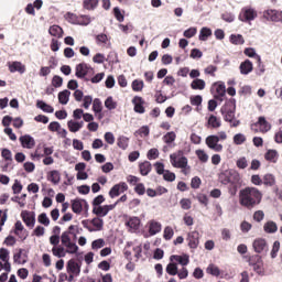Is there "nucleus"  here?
<instances>
[{"instance_id":"obj_1","label":"nucleus","mask_w":282,"mask_h":282,"mask_svg":"<svg viewBox=\"0 0 282 282\" xmlns=\"http://www.w3.org/2000/svg\"><path fill=\"white\" fill-rule=\"evenodd\" d=\"M263 199V193L257 187H245L239 192V204L248 210L259 206Z\"/></svg>"},{"instance_id":"obj_2","label":"nucleus","mask_w":282,"mask_h":282,"mask_svg":"<svg viewBox=\"0 0 282 282\" xmlns=\"http://www.w3.org/2000/svg\"><path fill=\"white\" fill-rule=\"evenodd\" d=\"M235 111H237V100L235 99L227 100L220 109L225 122H229L230 127H239L241 124V121L235 118Z\"/></svg>"},{"instance_id":"obj_3","label":"nucleus","mask_w":282,"mask_h":282,"mask_svg":"<svg viewBox=\"0 0 282 282\" xmlns=\"http://www.w3.org/2000/svg\"><path fill=\"white\" fill-rule=\"evenodd\" d=\"M248 263L253 268V272H257L259 276H265V268L263 267V259L259 254H253L248 258Z\"/></svg>"},{"instance_id":"obj_4","label":"nucleus","mask_w":282,"mask_h":282,"mask_svg":"<svg viewBox=\"0 0 282 282\" xmlns=\"http://www.w3.org/2000/svg\"><path fill=\"white\" fill-rule=\"evenodd\" d=\"M170 162L174 169H186V166H188V159L184 156V152L182 150L176 153H172L170 155Z\"/></svg>"},{"instance_id":"obj_5","label":"nucleus","mask_w":282,"mask_h":282,"mask_svg":"<svg viewBox=\"0 0 282 282\" xmlns=\"http://www.w3.org/2000/svg\"><path fill=\"white\" fill-rule=\"evenodd\" d=\"M89 72H94V68L88 64L80 63L75 68V76L76 78H82L85 83H89V78L87 77Z\"/></svg>"},{"instance_id":"obj_6","label":"nucleus","mask_w":282,"mask_h":282,"mask_svg":"<svg viewBox=\"0 0 282 282\" xmlns=\"http://www.w3.org/2000/svg\"><path fill=\"white\" fill-rule=\"evenodd\" d=\"M205 143L208 149L215 151L216 153H221L224 151V145L219 143V137L217 134L208 135L205 139Z\"/></svg>"},{"instance_id":"obj_7","label":"nucleus","mask_w":282,"mask_h":282,"mask_svg":"<svg viewBox=\"0 0 282 282\" xmlns=\"http://www.w3.org/2000/svg\"><path fill=\"white\" fill-rule=\"evenodd\" d=\"M127 191H129V185H127L124 182H120L110 188L109 197L111 199H116V197H119V195H122V193H127Z\"/></svg>"},{"instance_id":"obj_8","label":"nucleus","mask_w":282,"mask_h":282,"mask_svg":"<svg viewBox=\"0 0 282 282\" xmlns=\"http://www.w3.org/2000/svg\"><path fill=\"white\" fill-rule=\"evenodd\" d=\"M251 129L253 131H257L259 129L260 133H268L270 129H272V124L265 120V117H259L258 121L251 126Z\"/></svg>"},{"instance_id":"obj_9","label":"nucleus","mask_w":282,"mask_h":282,"mask_svg":"<svg viewBox=\"0 0 282 282\" xmlns=\"http://www.w3.org/2000/svg\"><path fill=\"white\" fill-rule=\"evenodd\" d=\"M264 19L267 21H272L273 23H282V11L276 9H268L263 12Z\"/></svg>"},{"instance_id":"obj_10","label":"nucleus","mask_w":282,"mask_h":282,"mask_svg":"<svg viewBox=\"0 0 282 282\" xmlns=\"http://www.w3.org/2000/svg\"><path fill=\"white\" fill-rule=\"evenodd\" d=\"M252 248L257 254H263V252H268L269 250L268 240L264 238H257L252 242Z\"/></svg>"},{"instance_id":"obj_11","label":"nucleus","mask_w":282,"mask_h":282,"mask_svg":"<svg viewBox=\"0 0 282 282\" xmlns=\"http://www.w3.org/2000/svg\"><path fill=\"white\" fill-rule=\"evenodd\" d=\"M257 19V11L252 8H243L239 14V20L242 22L254 21Z\"/></svg>"},{"instance_id":"obj_12","label":"nucleus","mask_w":282,"mask_h":282,"mask_svg":"<svg viewBox=\"0 0 282 282\" xmlns=\"http://www.w3.org/2000/svg\"><path fill=\"white\" fill-rule=\"evenodd\" d=\"M83 206H85L86 208H89V204H87V200L82 198H76L72 200V210L76 215H80V213H83Z\"/></svg>"},{"instance_id":"obj_13","label":"nucleus","mask_w":282,"mask_h":282,"mask_svg":"<svg viewBox=\"0 0 282 282\" xmlns=\"http://www.w3.org/2000/svg\"><path fill=\"white\" fill-rule=\"evenodd\" d=\"M66 272L68 274H74L75 276L80 275V264L76 262L74 259L68 260L66 264Z\"/></svg>"},{"instance_id":"obj_14","label":"nucleus","mask_w":282,"mask_h":282,"mask_svg":"<svg viewBox=\"0 0 282 282\" xmlns=\"http://www.w3.org/2000/svg\"><path fill=\"white\" fill-rule=\"evenodd\" d=\"M13 261L19 265H25V263H28V251H25V249H19L18 252L13 254Z\"/></svg>"},{"instance_id":"obj_15","label":"nucleus","mask_w":282,"mask_h":282,"mask_svg":"<svg viewBox=\"0 0 282 282\" xmlns=\"http://www.w3.org/2000/svg\"><path fill=\"white\" fill-rule=\"evenodd\" d=\"M187 241H188V247L192 250H196V248L199 246V232L198 231L188 232Z\"/></svg>"},{"instance_id":"obj_16","label":"nucleus","mask_w":282,"mask_h":282,"mask_svg":"<svg viewBox=\"0 0 282 282\" xmlns=\"http://www.w3.org/2000/svg\"><path fill=\"white\" fill-rule=\"evenodd\" d=\"M21 217H22V221H24L25 226H28V228H34V225L36 224V218L34 216V214H31L28 210H23L21 213Z\"/></svg>"},{"instance_id":"obj_17","label":"nucleus","mask_w":282,"mask_h":282,"mask_svg":"<svg viewBox=\"0 0 282 282\" xmlns=\"http://www.w3.org/2000/svg\"><path fill=\"white\" fill-rule=\"evenodd\" d=\"M170 261H173L174 263H178L184 268L185 265H188V263H191V258L188 257V254H182V256L173 254L170 257Z\"/></svg>"},{"instance_id":"obj_18","label":"nucleus","mask_w":282,"mask_h":282,"mask_svg":"<svg viewBox=\"0 0 282 282\" xmlns=\"http://www.w3.org/2000/svg\"><path fill=\"white\" fill-rule=\"evenodd\" d=\"M20 142L23 149H34V144H36L34 138H32L30 134L20 137Z\"/></svg>"},{"instance_id":"obj_19","label":"nucleus","mask_w":282,"mask_h":282,"mask_svg":"<svg viewBox=\"0 0 282 282\" xmlns=\"http://www.w3.org/2000/svg\"><path fill=\"white\" fill-rule=\"evenodd\" d=\"M214 98L216 100H218V102H224V99L226 98V84L225 83H220L217 85L216 94H215Z\"/></svg>"},{"instance_id":"obj_20","label":"nucleus","mask_w":282,"mask_h":282,"mask_svg":"<svg viewBox=\"0 0 282 282\" xmlns=\"http://www.w3.org/2000/svg\"><path fill=\"white\" fill-rule=\"evenodd\" d=\"M132 105H134L135 113H144V99H142V97L135 96L132 99Z\"/></svg>"},{"instance_id":"obj_21","label":"nucleus","mask_w":282,"mask_h":282,"mask_svg":"<svg viewBox=\"0 0 282 282\" xmlns=\"http://www.w3.org/2000/svg\"><path fill=\"white\" fill-rule=\"evenodd\" d=\"M239 69L242 76H248V74H250L252 69H254V66L252 65V62L250 59H246L240 64Z\"/></svg>"},{"instance_id":"obj_22","label":"nucleus","mask_w":282,"mask_h":282,"mask_svg":"<svg viewBox=\"0 0 282 282\" xmlns=\"http://www.w3.org/2000/svg\"><path fill=\"white\" fill-rule=\"evenodd\" d=\"M9 70L11 72V74H14L17 72H19V74H25V65H23V63L21 62H12L9 63Z\"/></svg>"},{"instance_id":"obj_23","label":"nucleus","mask_w":282,"mask_h":282,"mask_svg":"<svg viewBox=\"0 0 282 282\" xmlns=\"http://www.w3.org/2000/svg\"><path fill=\"white\" fill-rule=\"evenodd\" d=\"M263 230L267 235H274L279 231V225H276L273 220H268L263 225Z\"/></svg>"},{"instance_id":"obj_24","label":"nucleus","mask_w":282,"mask_h":282,"mask_svg":"<svg viewBox=\"0 0 282 282\" xmlns=\"http://www.w3.org/2000/svg\"><path fill=\"white\" fill-rule=\"evenodd\" d=\"M264 159L267 160V162L276 164V162L279 161V152L276 150H268L264 154Z\"/></svg>"},{"instance_id":"obj_25","label":"nucleus","mask_w":282,"mask_h":282,"mask_svg":"<svg viewBox=\"0 0 282 282\" xmlns=\"http://www.w3.org/2000/svg\"><path fill=\"white\" fill-rule=\"evenodd\" d=\"M52 254L53 257H57V259H63L67 257V251L65 247L58 245L57 247L52 248Z\"/></svg>"},{"instance_id":"obj_26","label":"nucleus","mask_w":282,"mask_h":282,"mask_svg":"<svg viewBox=\"0 0 282 282\" xmlns=\"http://www.w3.org/2000/svg\"><path fill=\"white\" fill-rule=\"evenodd\" d=\"M14 226V235H19V232H21L22 236H20V239H22L23 241L24 239H28V230H25V227H23V223H21V220H18Z\"/></svg>"},{"instance_id":"obj_27","label":"nucleus","mask_w":282,"mask_h":282,"mask_svg":"<svg viewBox=\"0 0 282 282\" xmlns=\"http://www.w3.org/2000/svg\"><path fill=\"white\" fill-rule=\"evenodd\" d=\"M207 127L210 129H219V127H221V119L217 118V116L210 115L207 119Z\"/></svg>"},{"instance_id":"obj_28","label":"nucleus","mask_w":282,"mask_h":282,"mask_svg":"<svg viewBox=\"0 0 282 282\" xmlns=\"http://www.w3.org/2000/svg\"><path fill=\"white\" fill-rule=\"evenodd\" d=\"M151 169H152V165H151V162L149 161H144L139 164V171L143 176L149 175L151 173Z\"/></svg>"},{"instance_id":"obj_29","label":"nucleus","mask_w":282,"mask_h":282,"mask_svg":"<svg viewBox=\"0 0 282 282\" xmlns=\"http://www.w3.org/2000/svg\"><path fill=\"white\" fill-rule=\"evenodd\" d=\"M69 96H72V91L65 89L58 93V102L59 105H67L69 102Z\"/></svg>"},{"instance_id":"obj_30","label":"nucleus","mask_w":282,"mask_h":282,"mask_svg":"<svg viewBox=\"0 0 282 282\" xmlns=\"http://www.w3.org/2000/svg\"><path fill=\"white\" fill-rule=\"evenodd\" d=\"M191 88L195 90L198 89L199 91H202L206 89V82L204 79L196 78L191 83Z\"/></svg>"},{"instance_id":"obj_31","label":"nucleus","mask_w":282,"mask_h":282,"mask_svg":"<svg viewBox=\"0 0 282 282\" xmlns=\"http://www.w3.org/2000/svg\"><path fill=\"white\" fill-rule=\"evenodd\" d=\"M206 272L212 276H220L221 274V270L215 263H209L208 267L206 268Z\"/></svg>"},{"instance_id":"obj_32","label":"nucleus","mask_w":282,"mask_h":282,"mask_svg":"<svg viewBox=\"0 0 282 282\" xmlns=\"http://www.w3.org/2000/svg\"><path fill=\"white\" fill-rule=\"evenodd\" d=\"M36 107L37 109H41L42 111H44V113H54V107L45 104V101L43 100H37Z\"/></svg>"},{"instance_id":"obj_33","label":"nucleus","mask_w":282,"mask_h":282,"mask_svg":"<svg viewBox=\"0 0 282 282\" xmlns=\"http://www.w3.org/2000/svg\"><path fill=\"white\" fill-rule=\"evenodd\" d=\"M94 215H97V217H107L109 215V212L107 209V205H99L98 207L93 208Z\"/></svg>"},{"instance_id":"obj_34","label":"nucleus","mask_w":282,"mask_h":282,"mask_svg":"<svg viewBox=\"0 0 282 282\" xmlns=\"http://www.w3.org/2000/svg\"><path fill=\"white\" fill-rule=\"evenodd\" d=\"M229 42L232 45H243V43H246V40L243 39V35H241V34H231L229 36Z\"/></svg>"},{"instance_id":"obj_35","label":"nucleus","mask_w":282,"mask_h":282,"mask_svg":"<svg viewBox=\"0 0 282 282\" xmlns=\"http://www.w3.org/2000/svg\"><path fill=\"white\" fill-rule=\"evenodd\" d=\"M48 34H51V36H55L56 39H62L63 37V29L59 25H52L48 29Z\"/></svg>"},{"instance_id":"obj_36","label":"nucleus","mask_w":282,"mask_h":282,"mask_svg":"<svg viewBox=\"0 0 282 282\" xmlns=\"http://www.w3.org/2000/svg\"><path fill=\"white\" fill-rule=\"evenodd\" d=\"M48 182H52V184H58L61 182V172L53 170L47 175Z\"/></svg>"},{"instance_id":"obj_37","label":"nucleus","mask_w":282,"mask_h":282,"mask_svg":"<svg viewBox=\"0 0 282 282\" xmlns=\"http://www.w3.org/2000/svg\"><path fill=\"white\" fill-rule=\"evenodd\" d=\"M126 226L130 228V230H138V228H140V218L138 217L129 218V220L126 223Z\"/></svg>"},{"instance_id":"obj_38","label":"nucleus","mask_w":282,"mask_h":282,"mask_svg":"<svg viewBox=\"0 0 282 282\" xmlns=\"http://www.w3.org/2000/svg\"><path fill=\"white\" fill-rule=\"evenodd\" d=\"M208 36H213V30L207 26L202 28L198 35L199 41H208Z\"/></svg>"},{"instance_id":"obj_39","label":"nucleus","mask_w":282,"mask_h":282,"mask_svg":"<svg viewBox=\"0 0 282 282\" xmlns=\"http://www.w3.org/2000/svg\"><path fill=\"white\" fill-rule=\"evenodd\" d=\"M117 145L119 147V149H122V151H127V149H129V138L120 135L117 139Z\"/></svg>"},{"instance_id":"obj_40","label":"nucleus","mask_w":282,"mask_h":282,"mask_svg":"<svg viewBox=\"0 0 282 282\" xmlns=\"http://www.w3.org/2000/svg\"><path fill=\"white\" fill-rule=\"evenodd\" d=\"M165 271L170 276H175L177 275V263L174 261H170V263L166 265Z\"/></svg>"},{"instance_id":"obj_41","label":"nucleus","mask_w":282,"mask_h":282,"mask_svg":"<svg viewBox=\"0 0 282 282\" xmlns=\"http://www.w3.org/2000/svg\"><path fill=\"white\" fill-rule=\"evenodd\" d=\"M161 230H162V224L155 220H152L150 223V227H149L150 235H158V232H161Z\"/></svg>"},{"instance_id":"obj_42","label":"nucleus","mask_w":282,"mask_h":282,"mask_svg":"<svg viewBox=\"0 0 282 282\" xmlns=\"http://www.w3.org/2000/svg\"><path fill=\"white\" fill-rule=\"evenodd\" d=\"M219 182L224 184V186H228V184L232 182V178H230V171H225L220 173Z\"/></svg>"},{"instance_id":"obj_43","label":"nucleus","mask_w":282,"mask_h":282,"mask_svg":"<svg viewBox=\"0 0 282 282\" xmlns=\"http://www.w3.org/2000/svg\"><path fill=\"white\" fill-rule=\"evenodd\" d=\"M262 184H264V186H274L276 178L273 174H265L262 178Z\"/></svg>"},{"instance_id":"obj_44","label":"nucleus","mask_w":282,"mask_h":282,"mask_svg":"<svg viewBox=\"0 0 282 282\" xmlns=\"http://www.w3.org/2000/svg\"><path fill=\"white\" fill-rule=\"evenodd\" d=\"M99 0H84L83 6L85 10H96Z\"/></svg>"},{"instance_id":"obj_45","label":"nucleus","mask_w":282,"mask_h":282,"mask_svg":"<svg viewBox=\"0 0 282 282\" xmlns=\"http://www.w3.org/2000/svg\"><path fill=\"white\" fill-rule=\"evenodd\" d=\"M73 23H76L77 25H89V23H91V18L89 15H79Z\"/></svg>"},{"instance_id":"obj_46","label":"nucleus","mask_w":282,"mask_h":282,"mask_svg":"<svg viewBox=\"0 0 282 282\" xmlns=\"http://www.w3.org/2000/svg\"><path fill=\"white\" fill-rule=\"evenodd\" d=\"M90 224H93V226L95 227L94 230L96 232L102 230V226H105V220H102V218H93L90 220Z\"/></svg>"},{"instance_id":"obj_47","label":"nucleus","mask_w":282,"mask_h":282,"mask_svg":"<svg viewBox=\"0 0 282 282\" xmlns=\"http://www.w3.org/2000/svg\"><path fill=\"white\" fill-rule=\"evenodd\" d=\"M151 133V129H149V126H142L139 130L134 132V135L138 138H147Z\"/></svg>"},{"instance_id":"obj_48","label":"nucleus","mask_w":282,"mask_h":282,"mask_svg":"<svg viewBox=\"0 0 282 282\" xmlns=\"http://www.w3.org/2000/svg\"><path fill=\"white\" fill-rule=\"evenodd\" d=\"M43 151H44V153L41 154V153H39V150H36L34 153V158H45V156L52 155V153H54V147H50V148L44 147Z\"/></svg>"},{"instance_id":"obj_49","label":"nucleus","mask_w":282,"mask_h":282,"mask_svg":"<svg viewBox=\"0 0 282 282\" xmlns=\"http://www.w3.org/2000/svg\"><path fill=\"white\" fill-rule=\"evenodd\" d=\"M175 138H177V134H175L174 131L167 132L163 135V142H165V144H173V142H175Z\"/></svg>"},{"instance_id":"obj_50","label":"nucleus","mask_w":282,"mask_h":282,"mask_svg":"<svg viewBox=\"0 0 282 282\" xmlns=\"http://www.w3.org/2000/svg\"><path fill=\"white\" fill-rule=\"evenodd\" d=\"M105 107L106 109H109V111H113V109L118 107V102H116L113 97L110 96L105 100Z\"/></svg>"},{"instance_id":"obj_51","label":"nucleus","mask_w":282,"mask_h":282,"mask_svg":"<svg viewBox=\"0 0 282 282\" xmlns=\"http://www.w3.org/2000/svg\"><path fill=\"white\" fill-rule=\"evenodd\" d=\"M64 248H66V254H76L78 252V245L75 242H68Z\"/></svg>"},{"instance_id":"obj_52","label":"nucleus","mask_w":282,"mask_h":282,"mask_svg":"<svg viewBox=\"0 0 282 282\" xmlns=\"http://www.w3.org/2000/svg\"><path fill=\"white\" fill-rule=\"evenodd\" d=\"M230 184H239L241 182V174L235 170H230Z\"/></svg>"},{"instance_id":"obj_53","label":"nucleus","mask_w":282,"mask_h":282,"mask_svg":"<svg viewBox=\"0 0 282 282\" xmlns=\"http://www.w3.org/2000/svg\"><path fill=\"white\" fill-rule=\"evenodd\" d=\"M132 89L133 91H142V89H144V82L140 79H134L132 82Z\"/></svg>"},{"instance_id":"obj_54","label":"nucleus","mask_w":282,"mask_h":282,"mask_svg":"<svg viewBox=\"0 0 282 282\" xmlns=\"http://www.w3.org/2000/svg\"><path fill=\"white\" fill-rule=\"evenodd\" d=\"M173 235H175V231H173V227L167 226L164 228L163 237L166 241H171V239H173Z\"/></svg>"},{"instance_id":"obj_55","label":"nucleus","mask_w":282,"mask_h":282,"mask_svg":"<svg viewBox=\"0 0 282 282\" xmlns=\"http://www.w3.org/2000/svg\"><path fill=\"white\" fill-rule=\"evenodd\" d=\"M67 127L72 133H77V131H80V128L78 126V121L69 120L67 122Z\"/></svg>"},{"instance_id":"obj_56","label":"nucleus","mask_w":282,"mask_h":282,"mask_svg":"<svg viewBox=\"0 0 282 282\" xmlns=\"http://www.w3.org/2000/svg\"><path fill=\"white\" fill-rule=\"evenodd\" d=\"M112 12H113L115 19H117L119 23H122L124 21V13H122V11L118 7H115Z\"/></svg>"},{"instance_id":"obj_57","label":"nucleus","mask_w":282,"mask_h":282,"mask_svg":"<svg viewBox=\"0 0 282 282\" xmlns=\"http://www.w3.org/2000/svg\"><path fill=\"white\" fill-rule=\"evenodd\" d=\"M93 111L95 113H100L102 111V101H100L98 98L94 99L93 101Z\"/></svg>"},{"instance_id":"obj_58","label":"nucleus","mask_w":282,"mask_h":282,"mask_svg":"<svg viewBox=\"0 0 282 282\" xmlns=\"http://www.w3.org/2000/svg\"><path fill=\"white\" fill-rule=\"evenodd\" d=\"M70 231H64L59 238L62 245L67 246L68 243H72V238L69 237Z\"/></svg>"},{"instance_id":"obj_59","label":"nucleus","mask_w":282,"mask_h":282,"mask_svg":"<svg viewBox=\"0 0 282 282\" xmlns=\"http://www.w3.org/2000/svg\"><path fill=\"white\" fill-rule=\"evenodd\" d=\"M91 248L93 250H100V248H105V240L102 238L94 240L91 242Z\"/></svg>"},{"instance_id":"obj_60","label":"nucleus","mask_w":282,"mask_h":282,"mask_svg":"<svg viewBox=\"0 0 282 282\" xmlns=\"http://www.w3.org/2000/svg\"><path fill=\"white\" fill-rule=\"evenodd\" d=\"M39 224H42L43 226H50V218L47 217L46 213H42L37 217Z\"/></svg>"},{"instance_id":"obj_61","label":"nucleus","mask_w":282,"mask_h":282,"mask_svg":"<svg viewBox=\"0 0 282 282\" xmlns=\"http://www.w3.org/2000/svg\"><path fill=\"white\" fill-rule=\"evenodd\" d=\"M1 158H3V160H6L7 162H12V151L3 148L1 150Z\"/></svg>"},{"instance_id":"obj_62","label":"nucleus","mask_w":282,"mask_h":282,"mask_svg":"<svg viewBox=\"0 0 282 282\" xmlns=\"http://www.w3.org/2000/svg\"><path fill=\"white\" fill-rule=\"evenodd\" d=\"M195 34H197V28H195V26H192V28L185 30L183 33L185 39H193V36H195Z\"/></svg>"},{"instance_id":"obj_63","label":"nucleus","mask_w":282,"mask_h":282,"mask_svg":"<svg viewBox=\"0 0 282 282\" xmlns=\"http://www.w3.org/2000/svg\"><path fill=\"white\" fill-rule=\"evenodd\" d=\"M196 155L200 162H208V154L204 150H196Z\"/></svg>"},{"instance_id":"obj_64","label":"nucleus","mask_w":282,"mask_h":282,"mask_svg":"<svg viewBox=\"0 0 282 282\" xmlns=\"http://www.w3.org/2000/svg\"><path fill=\"white\" fill-rule=\"evenodd\" d=\"M243 142H246V137L243 135V133H237L234 135V143H236L237 145H241L243 144Z\"/></svg>"}]
</instances>
